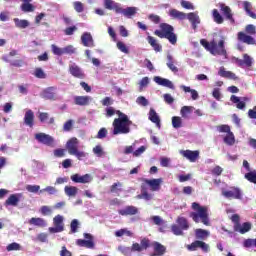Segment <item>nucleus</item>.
<instances>
[{
	"mask_svg": "<svg viewBox=\"0 0 256 256\" xmlns=\"http://www.w3.org/2000/svg\"><path fill=\"white\" fill-rule=\"evenodd\" d=\"M119 215L122 217H127L129 215H137L139 213V209L135 206H126L123 209L118 210Z\"/></svg>",
	"mask_w": 256,
	"mask_h": 256,
	"instance_id": "21",
	"label": "nucleus"
},
{
	"mask_svg": "<svg viewBox=\"0 0 256 256\" xmlns=\"http://www.w3.org/2000/svg\"><path fill=\"white\" fill-rule=\"evenodd\" d=\"M35 139L36 141H38V143H41L42 145H47V147H53L55 143V138L43 132L35 134Z\"/></svg>",
	"mask_w": 256,
	"mask_h": 256,
	"instance_id": "11",
	"label": "nucleus"
},
{
	"mask_svg": "<svg viewBox=\"0 0 256 256\" xmlns=\"http://www.w3.org/2000/svg\"><path fill=\"white\" fill-rule=\"evenodd\" d=\"M151 247V240L149 238H143L139 243H133L131 246L132 253H141V251H147Z\"/></svg>",
	"mask_w": 256,
	"mask_h": 256,
	"instance_id": "10",
	"label": "nucleus"
},
{
	"mask_svg": "<svg viewBox=\"0 0 256 256\" xmlns=\"http://www.w3.org/2000/svg\"><path fill=\"white\" fill-rule=\"evenodd\" d=\"M104 7L108 9V11H115V13H121V4L113 1V0H104Z\"/></svg>",
	"mask_w": 256,
	"mask_h": 256,
	"instance_id": "19",
	"label": "nucleus"
},
{
	"mask_svg": "<svg viewBox=\"0 0 256 256\" xmlns=\"http://www.w3.org/2000/svg\"><path fill=\"white\" fill-rule=\"evenodd\" d=\"M120 14L124 15V17L131 18L133 15H137L136 7H127L126 9L120 8Z\"/></svg>",
	"mask_w": 256,
	"mask_h": 256,
	"instance_id": "33",
	"label": "nucleus"
},
{
	"mask_svg": "<svg viewBox=\"0 0 256 256\" xmlns=\"http://www.w3.org/2000/svg\"><path fill=\"white\" fill-rule=\"evenodd\" d=\"M248 117L249 119H255L256 120V105L248 110Z\"/></svg>",
	"mask_w": 256,
	"mask_h": 256,
	"instance_id": "64",
	"label": "nucleus"
},
{
	"mask_svg": "<svg viewBox=\"0 0 256 256\" xmlns=\"http://www.w3.org/2000/svg\"><path fill=\"white\" fill-rule=\"evenodd\" d=\"M172 127L174 129H181L183 127V119L179 116L172 117Z\"/></svg>",
	"mask_w": 256,
	"mask_h": 256,
	"instance_id": "46",
	"label": "nucleus"
},
{
	"mask_svg": "<svg viewBox=\"0 0 256 256\" xmlns=\"http://www.w3.org/2000/svg\"><path fill=\"white\" fill-rule=\"evenodd\" d=\"M82 45L84 47H95L93 36L89 32H84L81 36Z\"/></svg>",
	"mask_w": 256,
	"mask_h": 256,
	"instance_id": "20",
	"label": "nucleus"
},
{
	"mask_svg": "<svg viewBox=\"0 0 256 256\" xmlns=\"http://www.w3.org/2000/svg\"><path fill=\"white\" fill-rule=\"evenodd\" d=\"M238 41L246 43V45H255V38L253 36L245 34V32H238Z\"/></svg>",
	"mask_w": 256,
	"mask_h": 256,
	"instance_id": "25",
	"label": "nucleus"
},
{
	"mask_svg": "<svg viewBox=\"0 0 256 256\" xmlns=\"http://www.w3.org/2000/svg\"><path fill=\"white\" fill-rule=\"evenodd\" d=\"M69 73L72 75V77H75L76 79H85V73L76 64L69 66Z\"/></svg>",
	"mask_w": 256,
	"mask_h": 256,
	"instance_id": "17",
	"label": "nucleus"
},
{
	"mask_svg": "<svg viewBox=\"0 0 256 256\" xmlns=\"http://www.w3.org/2000/svg\"><path fill=\"white\" fill-rule=\"evenodd\" d=\"M123 235H126L127 237H133V232L127 230V228H122L115 232V237H123Z\"/></svg>",
	"mask_w": 256,
	"mask_h": 256,
	"instance_id": "48",
	"label": "nucleus"
},
{
	"mask_svg": "<svg viewBox=\"0 0 256 256\" xmlns=\"http://www.w3.org/2000/svg\"><path fill=\"white\" fill-rule=\"evenodd\" d=\"M71 181H73V183H91V181H93V177L91 176V174H85L83 176L79 175V174H74L70 177Z\"/></svg>",
	"mask_w": 256,
	"mask_h": 256,
	"instance_id": "14",
	"label": "nucleus"
},
{
	"mask_svg": "<svg viewBox=\"0 0 256 256\" xmlns=\"http://www.w3.org/2000/svg\"><path fill=\"white\" fill-rule=\"evenodd\" d=\"M243 9L246 11L247 15L251 17V19H256V14L251 11L253 9V5L249 1L243 2Z\"/></svg>",
	"mask_w": 256,
	"mask_h": 256,
	"instance_id": "38",
	"label": "nucleus"
},
{
	"mask_svg": "<svg viewBox=\"0 0 256 256\" xmlns=\"http://www.w3.org/2000/svg\"><path fill=\"white\" fill-rule=\"evenodd\" d=\"M180 5L181 7H183V9H190L192 11L195 9V6L193 5V3L186 0H181Z\"/></svg>",
	"mask_w": 256,
	"mask_h": 256,
	"instance_id": "58",
	"label": "nucleus"
},
{
	"mask_svg": "<svg viewBox=\"0 0 256 256\" xmlns=\"http://www.w3.org/2000/svg\"><path fill=\"white\" fill-rule=\"evenodd\" d=\"M13 21L15 23V27H17L18 29H27V27H29L28 20H21L19 18H14Z\"/></svg>",
	"mask_w": 256,
	"mask_h": 256,
	"instance_id": "42",
	"label": "nucleus"
},
{
	"mask_svg": "<svg viewBox=\"0 0 256 256\" xmlns=\"http://www.w3.org/2000/svg\"><path fill=\"white\" fill-rule=\"evenodd\" d=\"M107 137V128H101L96 136V139H105Z\"/></svg>",
	"mask_w": 256,
	"mask_h": 256,
	"instance_id": "63",
	"label": "nucleus"
},
{
	"mask_svg": "<svg viewBox=\"0 0 256 256\" xmlns=\"http://www.w3.org/2000/svg\"><path fill=\"white\" fill-rule=\"evenodd\" d=\"M244 177L249 183H254V185H256V171H250L246 173Z\"/></svg>",
	"mask_w": 256,
	"mask_h": 256,
	"instance_id": "50",
	"label": "nucleus"
},
{
	"mask_svg": "<svg viewBox=\"0 0 256 256\" xmlns=\"http://www.w3.org/2000/svg\"><path fill=\"white\" fill-rule=\"evenodd\" d=\"M74 103L76 105H79L80 107H85L91 103V97L90 96H75L74 97Z\"/></svg>",
	"mask_w": 256,
	"mask_h": 256,
	"instance_id": "30",
	"label": "nucleus"
},
{
	"mask_svg": "<svg viewBox=\"0 0 256 256\" xmlns=\"http://www.w3.org/2000/svg\"><path fill=\"white\" fill-rule=\"evenodd\" d=\"M218 75L220 77H223L224 79H232V81H237V79H239V77H237V75H235V73L231 72V71H226L225 67H220L219 71H218Z\"/></svg>",
	"mask_w": 256,
	"mask_h": 256,
	"instance_id": "26",
	"label": "nucleus"
},
{
	"mask_svg": "<svg viewBox=\"0 0 256 256\" xmlns=\"http://www.w3.org/2000/svg\"><path fill=\"white\" fill-rule=\"evenodd\" d=\"M192 209L195 212H191L190 217L194 223H203L206 227L211 225V222L209 221V208L207 206H201V204L193 202Z\"/></svg>",
	"mask_w": 256,
	"mask_h": 256,
	"instance_id": "2",
	"label": "nucleus"
},
{
	"mask_svg": "<svg viewBox=\"0 0 256 256\" xmlns=\"http://www.w3.org/2000/svg\"><path fill=\"white\" fill-rule=\"evenodd\" d=\"M17 203H19V197L15 194L10 195L5 201V205H12V207H16Z\"/></svg>",
	"mask_w": 256,
	"mask_h": 256,
	"instance_id": "47",
	"label": "nucleus"
},
{
	"mask_svg": "<svg viewBox=\"0 0 256 256\" xmlns=\"http://www.w3.org/2000/svg\"><path fill=\"white\" fill-rule=\"evenodd\" d=\"M176 223L184 231H187L189 229V221H187V218L185 217H178Z\"/></svg>",
	"mask_w": 256,
	"mask_h": 256,
	"instance_id": "41",
	"label": "nucleus"
},
{
	"mask_svg": "<svg viewBox=\"0 0 256 256\" xmlns=\"http://www.w3.org/2000/svg\"><path fill=\"white\" fill-rule=\"evenodd\" d=\"M29 224L35 225L36 227H47V221L43 218H31Z\"/></svg>",
	"mask_w": 256,
	"mask_h": 256,
	"instance_id": "40",
	"label": "nucleus"
},
{
	"mask_svg": "<svg viewBox=\"0 0 256 256\" xmlns=\"http://www.w3.org/2000/svg\"><path fill=\"white\" fill-rule=\"evenodd\" d=\"M181 155L188 159L190 163H195L199 159V150H182Z\"/></svg>",
	"mask_w": 256,
	"mask_h": 256,
	"instance_id": "15",
	"label": "nucleus"
},
{
	"mask_svg": "<svg viewBox=\"0 0 256 256\" xmlns=\"http://www.w3.org/2000/svg\"><path fill=\"white\" fill-rule=\"evenodd\" d=\"M84 238L76 240V245L78 247H85L86 249H95V242L93 241V235L89 233H84Z\"/></svg>",
	"mask_w": 256,
	"mask_h": 256,
	"instance_id": "12",
	"label": "nucleus"
},
{
	"mask_svg": "<svg viewBox=\"0 0 256 256\" xmlns=\"http://www.w3.org/2000/svg\"><path fill=\"white\" fill-rule=\"evenodd\" d=\"M40 189H41V186H39V185H27L26 186V191H28V193H39Z\"/></svg>",
	"mask_w": 256,
	"mask_h": 256,
	"instance_id": "56",
	"label": "nucleus"
},
{
	"mask_svg": "<svg viewBox=\"0 0 256 256\" xmlns=\"http://www.w3.org/2000/svg\"><path fill=\"white\" fill-rule=\"evenodd\" d=\"M55 91H57L56 87H48L43 91V97L44 99H49L50 101H55L56 95Z\"/></svg>",
	"mask_w": 256,
	"mask_h": 256,
	"instance_id": "32",
	"label": "nucleus"
},
{
	"mask_svg": "<svg viewBox=\"0 0 256 256\" xmlns=\"http://www.w3.org/2000/svg\"><path fill=\"white\" fill-rule=\"evenodd\" d=\"M223 197L226 199H243V191L239 189V187L232 186L229 190L222 191Z\"/></svg>",
	"mask_w": 256,
	"mask_h": 256,
	"instance_id": "8",
	"label": "nucleus"
},
{
	"mask_svg": "<svg viewBox=\"0 0 256 256\" xmlns=\"http://www.w3.org/2000/svg\"><path fill=\"white\" fill-rule=\"evenodd\" d=\"M231 221L234 223V231L236 233L245 235V233H249V231H251V222H244L241 225V217H239L238 214H233L231 216Z\"/></svg>",
	"mask_w": 256,
	"mask_h": 256,
	"instance_id": "5",
	"label": "nucleus"
},
{
	"mask_svg": "<svg viewBox=\"0 0 256 256\" xmlns=\"http://www.w3.org/2000/svg\"><path fill=\"white\" fill-rule=\"evenodd\" d=\"M168 15L172 19H178V21H185V19H187V14L177 9H170Z\"/></svg>",
	"mask_w": 256,
	"mask_h": 256,
	"instance_id": "27",
	"label": "nucleus"
},
{
	"mask_svg": "<svg viewBox=\"0 0 256 256\" xmlns=\"http://www.w3.org/2000/svg\"><path fill=\"white\" fill-rule=\"evenodd\" d=\"M34 75L35 77H37V79H45V77H47V74H45V72L41 68H36L34 71Z\"/></svg>",
	"mask_w": 256,
	"mask_h": 256,
	"instance_id": "57",
	"label": "nucleus"
},
{
	"mask_svg": "<svg viewBox=\"0 0 256 256\" xmlns=\"http://www.w3.org/2000/svg\"><path fill=\"white\" fill-rule=\"evenodd\" d=\"M171 231L172 233H174V235H183V228H181V226L177 225V224H173L171 226Z\"/></svg>",
	"mask_w": 256,
	"mask_h": 256,
	"instance_id": "55",
	"label": "nucleus"
},
{
	"mask_svg": "<svg viewBox=\"0 0 256 256\" xmlns=\"http://www.w3.org/2000/svg\"><path fill=\"white\" fill-rule=\"evenodd\" d=\"M122 187L123 184L121 182H116L110 187V191L112 193H119V191H123V189H121Z\"/></svg>",
	"mask_w": 256,
	"mask_h": 256,
	"instance_id": "53",
	"label": "nucleus"
},
{
	"mask_svg": "<svg viewBox=\"0 0 256 256\" xmlns=\"http://www.w3.org/2000/svg\"><path fill=\"white\" fill-rule=\"evenodd\" d=\"M212 17L214 23H217V25H222V23H224L225 21V18H223V16L221 15V13H219V10L217 9L212 10Z\"/></svg>",
	"mask_w": 256,
	"mask_h": 256,
	"instance_id": "39",
	"label": "nucleus"
},
{
	"mask_svg": "<svg viewBox=\"0 0 256 256\" xmlns=\"http://www.w3.org/2000/svg\"><path fill=\"white\" fill-rule=\"evenodd\" d=\"M144 183L149 185L150 191H160L161 190V183H163V178L158 179H144Z\"/></svg>",
	"mask_w": 256,
	"mask_h": 256,
	"instance_id": "16",
	"label": "nucleus"
},
{
	"mask_svg": "<svg viewBox=\"0 0 256 256\" xmlns=\"http://www.w3.org/2000/svg\"><path fill=\"white\" fill-rule=\"evenodd\" d=\"M200 44L206 51H209L211 55H222L227 57V50H225V40H220L217 44L215 40L208 42L206 39H201Z\"/></svg>",
	"mask_w": 256,
	"mask_h": 256,
	"instance_id": "4",
	"label": "nucleus"
},
{
	"mask_svg": "<svg viewBox=\"0 0 256 256\" xmlns=\"http://www.w3.org/2000/svg\"><path fill=\"white\" fill-rule=\"evenodd\" d=\"M73 123H75L72 119L67 120L63 125V131L69 132L73 129Z\"/></svg>",
	"mask_w": 256,
	"mask_h": 256,
	"instance_id": "59",
	"label": "nucleus"
},
{
	"mask_svg": "<svg viewBox=\"0 0 256 256\" xmlns=\"http://www.w3.org/2000/svg\"><path fill=\"white\" fill-rule=\"evenodd\" d=\"M117 49L121 51V53H125L126 55H129V48H127V45L125 43L118 41L116 44Z\"/></svg>",
	"mask_w": 256,
	"mask_h": 256,
	"instance_id": "52",
	"label": "nucleus"
},
{
	"mask_svg": "<svg viewBox=\"0 0 256 256\" xmlns=\"http://www.w3.org/2000/svg\"><path fill=\"white\" fill-rule=\"evenodd\" d=\"M181 89L183 90L184 93H191V98L193 101H197L199 99V93L195 89H191L189 86L182 85Z\"/></svg>",
	"mask_w": 256,
	"mask_h": 256,
	"instance_id": "37",
	"label": "nucleus"
},
{
	"mask_svg": "<svg viewBox=\"0 0 256 256\" xmlns=\"http://www.w3.org/2000/svg\"><path fill=\"white\" fill-rule=\"evenodd\" d=\"M186 19H188V21H190L191 25H192V29H197V25H199L201 23V18H199V15H197V13L195 12H190L188 14H186Z\"/></svg>",
	"mask_w": 256,
	"mask_h": 256,
	"instance_id": "23",
	"label": "nucleus"
},
{
	"mask_svg": "<svg viewBox=\"0 0 256 256\" xmlns=\"http://www.w3.org/2000/svg\"><path fill=\"white\" fill-rule=\"evenodd\" d=\"M224 143L229 146L235 145V135L232 132L226 134L224 137Z\"/></svg>",
	"mask_w": 256,
	"mask_h": 256,
	"instance_id": "49",
	"label": "nucleus"
},
{
	"mask_svg": "<svg viewBox=\"0 0 256 256\" xmlns=\"http://www.w3.org/2000/svg\"><path fill=\"white\" fill-rule=\"evenodd\" d=\"M186 249H188V251H197L198 249H201L203 253H209V251H211L209 244L201 240H195L191 244H188L186 246Z\"/></svg>",
	"mask_w": 256,
	"mask_h": 256,
	"instance_id": "9",
	"label": "nucleus"
},
{
	"mask_svg": "<svg viewBox=\"0 0 256 256\" xmlns=\"http://www.w3.org/2000/svg\"><path fill=\"white\" fill-rule=\"evenodd\" d=\"M207 237H209V231L201 228L195 230V238L198 239V241H205Z\"/></svg>",
	"mask_w": 256,
	"mask_h": 256,
	"instance_id": "36",
	"label": "nucleus"
},
{
	"mask_svg": "<svg viewBox=\"0 0 256 256\" xmlns=\"http://www.w3.org/2000/svg\"><path fill=\"white\" fill-rule=\"evenodd\" d=\"M64 191L68 197H75L79 189H77L75 186H65Z\"/></svg>",
	"mask_w": 256,
	"mask_h": 256,
	"instance_id": "44",
	"label": "nucleus"
},
{
	"mask_svg": "<svg viewBox=\"0 0 256 256\" xmlns=\"http://www.w3.org/2000/svg\"><path fill=\"white\" fill-rule=\"evenodd\" d=\"M10 65H11V67H18L19 68V67H23V66L27 65V63H25L23 61V59H18V60L11 61Z\"/></svg>",
	"mask_w": 256,
	"mask_h": 256,
	"instance_id": "60",
	"label": "nucleus"
},
{
	"mask_svg": "<svg viewBox=\"0 0 256 256\" xmlns=\"http://www.w3.org/2000/svg\"><path fill=\"white\" fill-rule=\"evenodd\" d=\"M40 193H47L48 195H55L57 193V188L53 186H47L46 188H43L40 190Z\"/></svg>",
	"mask_w": 256,
	"mask_h": 256,
	"instance_id": "54",
	"label": "nucleus"
},
{
	"mask_svg": "<svg viewBox=\"0 0 256 256\" xmlns=\"http://www.w3.org/2000/svg\"><path fill=\"white\" fill-rule=\"evenodd\" d=\"M52 53L54 55H58V57H61V55H73L76 53L75 47L73 45H68L64 48H60L55 44L51 45Z\"/></svg>",
	"mask_w": 256,
	"mask_h": 256,
	"instance_id": "7",
	"label": "nucleus"
},
{
	"mask_svg": "<svg viewBox=\"0 0 256 256\" xmlns=\"http://www.w3.org/2000/svg\"><path fill=\"white\" fill-rule=\"evenodd\" d=\"M212 175H215L216 177H219L222 175L223 173V168L221 166H215L212 170H211Z\"/></svg>",
	"mask_w": 256,
	"mask_h": 256,
	"instance_id": "62",
	"label": "nucleus"
},
{
	"mask_svg": "<svg viewBox=\"0 0 256 256\" xmlns=\"http://www.w3.org/2000/svg\"><path fill=\"white\" fill-rule=\"evenodd\" d=\"M117 115L118 118H115L112 123L113 135H127V133H131L133 121L129 119L127 114L121 112V110L117 111Z\"/></svg>",
	"mask_w": 256,
	"mask_h": 256,
	"instance_id": "1",
	"label": "nucleus"
},
{
	"mask_svg": "<svg viewBox=\"0 0 256 256\" xmlns=\"http://www.w3.org/2000/svg\"><path fill=\"white\" fill-rule=\"evenodd\" d=\"M149 119L152 123H155L156 125H159L161 123V119H159V115H157V112L153 108H151L149 111Z\"/></svg>",
	"mask_w": 256,
	"mask_h": 256,
	"instance_id": "43",
	"label": "nucleus"
},
{
	"mask_svg": "<svg viewBox=\"0 0 256 256\" xmlns=\"http://www.w3.org/2000/svg\"><path fill=\"white\" fill-rule=\"evenodd\" d=\"M77 145H79V140L77 138H71L70 140H68L66 147L70 155L76 153V151L78 150Z\"/></svg>",
	"mask_w": 256,
	"mask_h": 256,
	"instance_id": "31",
	"label": "nucleus"
},
{
	"mask_svg": "<svg viewBox=\"0 0 256 256\" xmlns=\"http://www.w3.org/2000/svg\"><path fill=\"white\" fill-rule=\"evenodd\" d=\"M24 124H26L27 127L33 128V125H35V113L33 110H27L24 115Z\"/></svg>",
	"mask_w": 256,
	"mask_h": 256,
	"instance_id": "22",
	"label": "nucleus"
},
{
	"mask_svg": "<svg viewBox=\"0 0 256 256\" xmlns=\"http://www.w3.org/2000/svg\"><path fill=\"white\" fill-rule=\"evenodd\" d=\"M64 218L62 215H56L53 218L54 227L48 228L49 233H63L65 231V223H63Z\"/></svg>",
	"mask_w": 256,
	"mask_h": 256,
	"instance_id": "6",
	"label": "nucleus"
},
{
	"mask_svg": "<svg viewBox=\"0 0 256 256\" xmlns=\"http://www.w3.org/2000/svg\"><path fill=\"white\" fill-rule=\"evenodd\" d=\"M23 1V4L21 5V11H23L24 13H33V11H35V6H33V4H31V1L33 0H21Z\"/></svg>",
	"mask_w": 256,
	"mask_h": 256,
	"instance_id": "34",
	"label": "nucleus"
},
{
	"mask_svg": "<svg viewBox=\"0 0 256 256\" xmlns=\"http://www.w3.org/2000/svg\"><path fill=\"white\" fill-rule=\"evenodd\" d=\"M238 67H253V58L249 54H244L243 59L235 58Z\"/></svg>",
	"mask_w": 256,
	"mask_h": 256,
	"instance_id": "13",
	"label": "nucleus"
},
{
	"mask_svg": "<svg viewBox=\"0 0 256 256\" xmlns=\"http://www.w3.org/2000/svg\"><path fill=\"white\" fill-rule=\"evenodd\" d=\"M154 35L160 39H167L171 45H177V34L171 24L161 23L160 30H155Z\"/></svg>",
	"mask_w": 256,
	"mask_h": 256,
	"instance_id": "3",
	"label": "nucleus"
},
{
	"mask_svg": "<svg viewBox=\"0 0 256 256\" xmlns=\"http://www.w3.org/2000/svg\"><path fill=\"white\" fill-rule=\"evenodd\" d=\"M93 153L94 155H96L97 157H103L104 152H103V147H101V145H97L93 148Z\"/></svg>",
	"mask_w": 256,
	"mask_h": 256,
	"instance_id": "61",
	"label": "nucleus"
},
{
	"mask_svg": "<svg viewBox=\"0 0 256 256\" xmlns=\"http://www.w3.org/2000/svg\"><path fill=\"white\" fill-rule=\"evenodd\" d=\"M154 81L155 83H157V85H161L162 87H168V89H173L175 87L173 85V82H171L167 78H162L161 76H155Z\"/></svg>",
	"mask_w": 256,
	"mask_h": 256,
	"instance_id": "28",
	"label": "nucleus"
},
{
	"mask_svg": "<svg viewBox=\"0 0 256 256\" xmlns=\"http://www.w3.org/2000/svg\"><path fill=\"white\" fill-rule=\"evenodd\" d=\"M152 247L154 249L152 256H163L164 253H167V247L159 242H153Z\"/></svg>",
	"mask_w": 256,
	"mask_h": 256,
	"instance_id": "24",
	"label": "nucleus"
},
{
	"mask_svg": "<svg viewBox=\"0 0 256 256\" xmlns=\"http://www.w3.org/2000/svg\"><path fill=\"white\" fill-rule=\"evenodd\" d=\"M146 41H148L149 45L152 46L153 50L156 53H161V51H163V46L161 44H159V42L157 41V39H155V37L148 36L146 38Z\"/></svg>",
	"mask_w": 256,
	"mask_h": 256,
	"instance_id": "29",
	"label": "nucleus"
},
{
	"mask_svg": "<svg viewBox=\"0 0 256 256\" xmlns=\"http://www.w3.org/2000/svg\"><path fill=\"white\" fill-rule=\"evenodd\" d=\"M167 67L168 69H170V71H172V73H178L179 72V68H177V66H175V59H173V56L171 54L167 55Z\"/></svg>",
	"mask_w": 256,
	"mask_h": 256,
	"instance_id": "35",
	"label": "nucleus"
},
{
	"mask_svg": "<svg viewBox=\"0 0 256 256\" xmlns=\"http://www.w3.org/2000/svg\"><path fill=\"white\" fill-rule=\"evenodd\" d=\"M73 7L76 13H83L85 11V5L82 2L76 1L73 3Z\"/></svg>",
	"mask_w": 256,
	"mask_h": 256,
	"instance_id": "51",
	"label": "nucleus"
},
{
	"mask_svg": "<svg viewBox=\"0 0 256 256\" xmlns=\"http://www.w3.org/2000/svg\"><path fill=\"white\" fill-rule=\"evenodd\" d=\"M219 7L224 17H226V19L231 23H235V18H233V11L231 10V8L223 3H220Z\"/></svg>",
	"mask_w": 256,
	"mask_h": 256,
	"instance_id": "18",
	"label": "nucleus"
},
{
	"mask_svg": "<svg viewBox=\"0 0 256 256\" xmlns=\"http://www.w3.org/2000/svg\"><path fill=\"white\" fill-rule=\"evenodd\" d=\"M191 113H193L192 106H183L180 110V115L183 117V119H187Z\"/></svg>",
	"mask_w": 256,
	"mask_h": 256,
	"instance_id": "45",
	"label": "nucleus"
}]
</instances>
